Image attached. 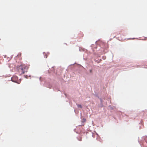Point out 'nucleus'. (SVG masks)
<instances>
[{
    "instance_id": "f03ea898",
    "label": "nucleus",
    "mask_w": 147,
    "mask_h": 147,
    "mask_svg": "<svg viewBox=\"0 0 147 147\" xmlns=\"http://www.w3.org/2000/svg\"><path fill=\"white\" fill-rule=\"evenodd\" d=\"M18 78L17 76H14L11 78V80L12 82H16L18 84H19L20 83L17 82V80H18Z\"/></svg>"
},
{
    "instance_id": "f257e3e1",
    "label": "nucleus",
    "mask_w": 147,
    "mask_h": 147,
    "mask_svg": "<svg viewBox=\"0 0 147 147\" xmlns=\"http://www.w3.org/2000/svg\"><path fill=\"white\" fill-rule=\"evenodd\" d=\"M29 68V66H27L24 64L20 65V66L17 68L18 74L20 75L24 74L25 72H27Z\"/></svg>"
},
{
    "instance_id": "20e7f679",
    "label": "nucleus",
    "mask_w": 147,
    "mask_h": 147,
    "mask_svg": "<svg viewBox=\"0 0 147 147\" xmlns=\"http://www.w3.org/2000/svg\"><path fill=\"white\" fill-rule=\"evenodd\" d=\"M80 141H81L82 140V138H80V139L78 140Z\"/></svg>"
},
{
    "instance_id": "7ed1b4c3",
    "label": "nucleus",
    "mask_w": 147,
    "mask_h": 147,
    "mask_svg": "<svg viewBox=\"0 0 147 147\" xmlns=\"http://www.w3.org/2000/svg\"><path fill=\"white\" fill-rule=\"evenodd\" d=\"M77 106L78 107H80L81 108H82V106L80 105H77Z\"/></svg>"
},
{
    "instance_id": "39448f33",
    "label": "nucleus",
    "mask_w": 147,
    "mask_h": 147,
    "mask_svg": "<svg viewBox=\"0 0 147 147\" xmlns=\"http://www.w3.org/2000/svg\"><path fill=\"white\" fill-rule=\"evenodd\" d=\"M90 73H91L92 72V69L90 70Z\"/></svg>"
}]
</instances>
